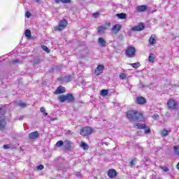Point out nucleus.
I'll return each instance as SVG.
<instances>
[{"instance_id":"c756f323","label":"nucleus","mask_w":179,"mask_h":179,"mask_svg":"<svg viewBox=\"0 0 179 179\" xmlns=\"http://www.w3.org/2000/svg\"><path fill=\"white\" fill-rule=\"evenodd\" d=\"M41 48L43 49V51H45V52L49 53L50 52V49L48 48V47L45 46V45H42Z\"/></svg>"},{"instance_id":"c85d7f7f","label":"nucleus","mask_w":179,"mask_h":179,"mask_svg":"<svg viewBox=\"0 0 179 179\" xmlns=\"http://www.w3.org/2000/svg\"><path fill=\"white\" fill-rule=\"evenodd\" d=\"M6 110L5 106H1L0 108V115H5Z\"/></svg>"},{"instance_id":"bb28decb","label":"nucleus","mask_w":179,"mask_h":179,"mask_svg":"<svg viewBox=\"0 0 179 179\" xmlns=\"http://www.w3.org/2000/svg\"><path fill=\"white\" fill-rule=\"evenodd\" d=\"M25 36L27 38H30V37H31V31L30 29H27L25 31Z\"/></svg>"},{"instance_id":"5fc2aeb1","label":"nucleus","mask_w":179,"mask_h":179,"mask_svg":"<svg viewBox=\"0 0 179 179\" xmlns=\"http://www.w3.org/2000/svg\"><path fill=\"white\" fill-rule=\"evenodd\" d=\"M155 179H160V178H155Z\"/></svg>"},{"instance_id":"ddd939ff","label":"nucleus","mask_w":179,"mask_h":179,"mask_svg":"<svg viewBox=\"0 0 179 179\" xmlns=\"http://www.w3.org/2000/svg\"><path fill=\"white\" fill-rule=\"evenodd\" d=\"M98 44L100 47L104 48L107 44V41H106L103 37H99L98 38Z\"/></svg>"},{"instance_id":"603ef678","label":"nucleus","mask_w":179,"mask_h":179,"mask_svg":"<svg viewBox=\"0 0 179 179\" xmlns=\"http://www.w3.org/2000/svg\"><path fill=\"white\" fill-rule=\"evenodd\" d=\"M35 2H40V0H33Z\"/></svg>"},{"instance_id":"09e8293b","label":"nucleus","mask_w":179,"mask_h":179,"mask_svg":"<svg viewBox=\"0 0 179 179\" xmlns=\"http://www.w3.org/2000/svg\"><path fill=\"white\" fill-rule=\"evenodd\" d=\"M39 61L38 60H35L34 64H38Z\"/></svg>"},{"instance_id":"423d86ee","label":"nucleus","mask_w":179,"mask_h":179,"mask_svg":"<svg viewBox=\"0 0 179 179\" xmlns=\"http://www.w3.org/2000/svg\"><path fill=\"white\" fill-rule=\"evenodd\" d=\"M135 52H136V49L134 47H129L126 50V55H127V57L130 58H131V57H134V55H135Z\"/></svg>"},{"instance_id":"b1692460","label":"nucleus","mask_w":179,"mask_h":179,"mask_svg":"<svg viewBox=\"0 0 179 179\" xmlns=\"http://www.w3.org/2000/svg\"><path fill=\"white\" fill-rule=\"evenodd\" d=\"M129 65L131 66H132L133 68H135L136 69H138V68H139V66H141V63L136 62V63H133V64H129Z\"/></svg>"},{"instance_id":"393cba45","label":"nucleus","mask_w":179,"mask_h":179,"mask_svg":"<svg viewBox=\"0 0 179 179\" xmlns=\"http://www.w3.org/2000/svg\"><path fill=\"white\" fill-rule=\"evenodd\" d=\"M108 95V90H102L101 91V96H103V97H106V96Z\"/></svg>"},{"instance_id":"7c9ffc66","label":"nucleus","mask_w":179,"mask_h":179,"mask_svg":"<svg viewBox=\"0 0 179 179\" xmlns=\"http://www.w3.org/2000/svg\"><path fill=\"white\" fill-rule=\"evenodd\" d=\"M62 145H64V141H59L56 143V146L57 148H61V146H62Z\"/></svg>"},{"instance_id":"f704fd0d","label":"nucleus","mask_w":179,"mask_h":179,"mask_svg":"<svg viewBox=\"0 0 179 179\" xmlns=\"http://www.w3.org/2000/svg\"><path fill=\"white\" fill-rule=\"evenodd\" d=\"M44 169V166L43 165H38L36 166V170H43Z\"/></svg>"},{"instance_id":"72a5a7b5","label":"nucleus","mask_w":179,"mask_h":179,"mask_svg":"<svg viewBox=\"0 0 179 179\" xmlns=\"http://www.w3.org/2000/svg\"><path fill=\"white\" fill-rule=\"evenodd\" d=\"M161 169H162V170H163V171H165V172H167V171H169V167H167V166H161Z\"/></svg>"},{"instance_id":"aec40b11","label":"nucleus","mask_w":179,"mask_h":179,"mask_svg":"<svg viewBox=\"0 0 179 179\" xmlns=\"http://www.w3.org/2000/svg\"><path fill=\"white\" fill-rule=\"evenodd\" d=\"M149 43L151 45H153V44H156V35L155 34L151 35L149 39Z\"/></svg>"},{"instance_id":"dca6fc26","label":"nucleus","mask_w":179,"mask_h":179,"mask_svg":"<svg viewBox=\"0 0 179 179\" xmlns=\"http://www.w3.org/2000/svg\"><path fill=\"white\" fill-rule=\"evenodd\" d=\"M106 30L107 27L106 26H100L97 28V32L99 34H104Z\"/></svg>"},{"instance_id":"2eb2a0df","label":"nucleus","mask_w":179,"mask_h":179,"mask_svg":"<svg viewBox=\"0 0 179 179\" xmlns=\"http://www.w3.org/2000/svg\"><path fill=\"white\" fill-rule=\"evenodd\" d=\"M62 93H65V87L59 86L55 92V94H62Z\"/></svg>"},{"instance_id":"79ce46f5","label":"nucleus","mask_w":179,"mask_h":179,"mask_svg":"<svg viewBox=\"0 0 179 179\" xmlns=\"http://www.w3.org/2000/svg\"><path fill=\"white\" fill-rule=\"evenodd\" d=\"M41 113H45V108H44V107H41Z\"/></svg>"},{"instance_id":"4468645a","label":"nucleus","mask_w":179,"mask_h":179,"mask_svg":"<svg viewBox=\"0 0 179 179\" xmlns=\"http://www.w3.org/2000/svg\"><path fill=\"white\" fill-rule=\"evenodd\" d=\"M136 103L140 105L145 104L146 103V99L143 96H138L136 99Z\"/></svg>"},{"instance_id":"1a4fd4ad","label":"nucleus","mask_w":179,"mask_h":179,"mask_svg":"<svg viewBox=\"0 0 179 179\" xmlns=\"http://www.w3.org/2000/svg\"><path fill=\"white\" fill-rule=\"evenodd\" d=\"M40 136V134H38V131H33L30 133L28 136V137L31 140V141H36V139L38 138Z\"/></svg>"},{"instance_id":"7ed1b4c3","label":"nucleus","mask_w":179,"mask_h":179,"mask_svg":"<svg viewBox=\"0 0 179 179\" xmlns=\"http://www.w3.org/2000/svg\"><path fill=\"white\" fill-rule=\"evenodd\" d=\"M92 132L93 129H92V127H85L80 129V134L82 135V136H89V135H92Z\"/></svg>"},{"instance_id":"39448f33","label":"nucleus","mask_w":179,"mask_h":179,"mask_svg":"<svg viewBox=\"0 0 179 179\" xmlns=\"http://www.w3.org/2000/svg\"><path fill=\"white\" fill-rule=\"evenodd\" d=\"M168 107L169 108H171L172 110H176V108H177V107H178V103H177V102H176V101L173 99H171L168 101Z\"/></svg>"},{"instance_id":"0eeeda50","label":"nucleus","mask_w":179,"mask_h":179,"mask_svg":"<svg viewBox=\"0 0 179 179\" xmlns=\"http://www.w3.org/2000/svg\"><path fill=\"white\" fill-rule=\"evenodd\" d=\"M105 68L103 65L99 64L94 71V73L96 76L99 75H101L103 73V71H104Z\"/></svg>"},{"instance_id":"58836bf2","label":"nucleus","mask_w":179,"mask_h":179,"mask_svg":"<svg viewBox=\"0 0 179 179\" xmlns=\"http://www.w3.org/2000/svg\"><path fill=\"white\" fill-rule=\"evenodd\" d=\"M99 15H100V13H94L92 14L93 17H97V16H99Z\"/></svg>"},{"instance_id":"8fccbe9b","label":"nucleus","mask_w":179,"mask_h":179,"mask_svg":"<svg viewBox=\"0 0 179 179\" xmlns=\"http://www.w3.org/2000/svg\"><path fill=\"white\" fill-rule=\"evenodd\" d=\"M153 117H155V118H157V117H159V115L155 114V115H153Z\"/></svg>"},{"instance_id":"f257e3e1","label":"nucleus","mask_w":179,"mask_h":179,"mask_svg":"<svg viewBox=\"0 0 179 179\" xmlns=\"http://www.w3.org/2000/svg\"><path fill=\"white\" fill-rule=\"evenodd\" d=\"M127 118L130 121V122H134L135 121L141 122V121H143V120H145L143 114L137 110H129L127 113Z\"/></svg>"},{"instance_id":"49530a36","label":"nucleus","mask_w":179,"mask_h":179,"mask_svg":"<svg viewBox=\"0 0 179 179\" xmlns=\"http://www.w3.org/2000/svg\"><path fill=\"white\" fill-rule=\"evenodd\" d=\"M43 115H45V116H47V115H48V113L44 112V113H43Z\"/></svg>"},{"instance_id":"e433bc0d","label":"nucleus","mask_w":179,"mask_h":179,"mask_svg":"<svg viewBox=\"0 0 179 179\" xmlns=\"http://www.w3.org/2000/svg\"><path fill=\"white\" fill-rule=\"evenodd\" d=\"M25 16L26 17H30L31 16V13H30V12L27 11L26 13H25Z\"/></svg>"},{"instance_id":"4be33fe9","label":"nucleus","mask_w":179,"mask_h":179,"mask_svg":"<svg viewBox=\"0 0 179 179\" xmlns=\"http://www.w3.org/2000/svg\"><path fill=\"white\" fill-rule=\"evenodd\" d=\"M156 57H155V54L150 53L148 57L149 62H155Z\"/></svg>"},{"instance_id":"4c0bfd02","label":"nucleus","mask_w":179,"mask_h":179,"mask_svg":"<svg viewBox=\"0 0 179 179\" xmlns=\"http://www.w3.org/2000/svg\"><path fill=\"white\" fill-rule=\"evenodd\" d=\"M12 64H20V61L19 59L13 60Z\"/></svg>"},{"instance_id":"c9c22d12","label":"nucleus","mask_w":179,"mask_h":179,"mask_svg":"<svg viewBox=\"0 0 179 179\" xmlns=\"http://www.w3.org/2000/svg\"><path fill=\"white\" fill-rule=\"evenodd\" d=\"M63 3H69L71 0H60Z\"/></svg>"},{"instance_id":"f3484780","label":"nucleus","mask_w":179,"mask_h":179,"mask_svg":"<svg viewBox=\"0 0 179 179\" xmlns=\"http://www.w3.org/2000/svg\"><path fill=\"white\" fill-rule=\"evenodd\" d=\"M134 127L137 129H146V124L142 123H137Z\"/></svg>"},{"instance_id":"6e6552de","label":"nucleus","mask_w":179,"mask_h":179,"mask_svg":"<svg viewBox=\"0 0 179 179\" xmlns=\"http://www.w3.org/2000/svg\"><path fill=\"white\" fill-rule=\"evenodd\" d=\"M145 29V25L143 23L141 22L138 25L131 28L132 31H142Z\"/></svg>"},{"instance_id":"473e14b6","label":"nucleus","mask_w":179,"mask_h":179,"mask_svg":"<svg viewBox=\"0 0 179 179\" xmlns=\"http://www.w3.org/2000/svg\"><path fill=\"white\" fill-rule=\"evenodd\" d=\"M120 79H122V80L126 79V78H127V74H125V73H121V74L120 75Z\"/></svg>"},{"instance_id":"f03ea898","label":"nucleus","mask_w":179,"mask_h":179,"mask_svg":"<svg viewBox=\"0 0 179 179\" xmlns=\"http://www.w3.org/2000/svg\"><path fill=\"white\" fill-rule=\"evenodd\" d=\"M59 101L60 103H64L66 101H68V103H73L75 101V96L72 94H62L59 96Z\"/></svg>"},{"instance_id":"a878e982","label":"nucleus","mask_w":179,"mask_h":179,"mask_svg":"<svg viewBox=\"0 0 179 179\" xmlns=\"http://www.w3.org/2000/svg\"><path fill=\"white\" fill-rule=\"evenodd\" d=\"M117 17H119V19H127V14L125 13H120V14H117Z\"/></svg>"},{"instance_id":"f8f14e48","label":"nucleus","mask_w":179,"mask_h":179,"mask_svg":"<svg viewBox=\"0 0 179 179\" xmlns=\"http://www.w3.org/2000/svg\"><path fill=\"white\" fill-rule=\"evenodd\" d=\"M6 127V121L5 120V117H0V130L3 129Z\"/></svg>"},{"instance_id":"ea45409f","label":"nucleus","mask_w":179,"mask_h":179,"mask_svg":"<svg viewBox=\"0 0 179 179\" xmlns=\"http://www.w3.org/2000/svg\"><path fill=\"white\" fill-rule=\"evenodd\" d=\"M150 132V129L149 127H148L145 130V134H149Z\"/></svg>"},{"instance_id":"37998d69","label":"nucleus","mask_w":179,"mask_h":179,"mask_svg":"<svg viewBox=\"0 0 179 179\" xmlns=\"http://www.w3.org/2000/svg\"><path fill=\"white\" fill-rule=\"evenodd\" d=\"M3 148L4 149H9V145H8V144L4 145Z\"/></svg>"},{"instance_id":"a18cd8bd","label":"nucleus","mask_w":179,"mask_h":179,"mask_svg":"<svg viewBox=\"0 0 179 179\" xmlns=\"http://www.w3.org/2000/svg\"><path fill=\"white\" fill-rule=\"evenodd\" d=\"M55 1L56 2V3H59V2H61V0H55Z\"/></svg>"},{"instance_id":"cd10ccee","label":"nucleus","mask_w":179,"mask_h":179,"mask_svg":"<svg viewBox=\"0 0 179 179\" xmlns=\"http://www.w3.org/2000/svg\"><path fill=\"white\" fill-rule=\"evenodd\" d=\"M161 135L162 136H167V135H169V131H167V129H164L162 131H161Z\"/></svg>"},{"instance_id":"9b49d317","label":"nucleus","mask_w":179,"mask_h":179,"mask_svg":"<svg viewBox=\"0 0 179 179\" xmlns=\"http://www.w3.org/2000/svg\"><path fill=\"white\" fill-rule=\"evenodd\" d=\"M108 176L110 178H115L117 177V171L115 169H109L108 171Z\"/></svg>"},{"instance_id":"6ab92c4d","label":"nucleus","mask_w":179,"mask_h":179,"mask_svg":"<svg viewBox=\"0 0 179 179\" xmlns=\"http://www.w3.org/2000/svg\"><path fill=\"white\" fill-rule=\"evenodd\" d=\"M148 9V6H138L136 7L137 12H145Z\"/></svg>"},{"instance_id":"5701e85b","label":"nucleus","mask_w":179,"mask_h":179,"mask_svg":"<svg viewBox=\"0 0 179 179\" xmlns=\"http://www.w3.org/2000/svg\"><path fill=\"white\" fill-rule=\"evenodd\" d=\"M80 148H82L84 150H89V145H87L86 143L83 142L80 144Z\"/></svg>"},{"instance_id":"a211bd4d","label":"nucleus","mask_w":179,"mask_h":179,"mask_svg":"<svg viewBox=\"0 0 179 179\" xmlns=\"http://www.w3.org/2000/svg\"><path fill=\"white\" fill-rule=\"evenodd\" d=\"M64 146L66 150H71V141L66 140L64 142Z\"/></svg>"},{"instance_id":"2f4dec72","label":"nucleus","mask_w":179,"mask_h":179,"mask_svg":"<svg viewBox=\"0 0 179 179\" xmlns=\"http://www.w3.org/2000/svg\"><path fill=\"white\" fill-rule=\"evenodd\" d=\"M175 153L179 156V146L174 147Z\"/></svg>"},{"instance_id":"de8ad7c7","label":"nucleus","mask_w":179,"mask_h":179,"mask_svg":"<svg viewBox=\"0 0 179 179\" xmlns=\"http://www.w3.org/2000/svg\"><path fill=\"white\" fill-rule=\"evenodd\" d=\"M130 165L134 166V160H131V161Z\"/></svg>"},{"instance_id":"a19ab883","label":"nucleus","mask_w":179,"mask_h":179,"mask_svg":"<svg viewBox=\"0 0 179 179\" xmlns=\"http://www.w3.org/2000/svg\"><path fill=\"white\" fill-rule=\"evenodd\" d=\"M71 80H72V76H68L67 82H71Z\"/></svg>"},{"instance_id":"9d476101","label":"nucleus","mask_w":179,"mask_h":179,"mask_svg":"<svg viewBox=\"0 0 179 179\" xmlns=\"http://www.w3.org/2000/svg\"><path fill=\"white\" fill-rule=\"evenodd\" d=\"M120 30H121V25L118 24H115L111 29L112 34H117Z\"/></svg>"},{"instance_id":"c03bdc74","label":"nucleus","mask_w":179,"mask_h":179,"mask_svg":"<svg viewBox=\"0 0 179 179\" xmlns=\"http://www.w3.org/2000/svg\"><path fill=\"white\" fill-rule=\"evenodd\" d=\"M76 176L78 178H80V177H82V174H80V173H77Z\"/></svg>"},{"instance_id":"3c124183","label":"nucleus","mask_w":179,"mask_h":179,"mask_svg":"<svg viewBox=\"0 0 179 179\" xmlns=\"http://www.w3.org/2000/svg\"><path fill=\"white\" fill-rule=\"evenodd\" d=\"M177 169H178V170H179V162L177 164Z\"/></svg>"},{"instance_id":"412c9836","label":"nucleus","mask_w":179,"mask_h":179,"mask_svg":"<svg viewBox=\"0 0 179 179\" xmlns=\"http://www.w3.org/2000/svg\"><path fill=\"white\" fill-rule=\"evenodd\" d=\"M15 105L18 106V107H20L21 108H24V107H27L26 103H23L21 101H18L15 102Z\"/></svg>"},{"instance_id":"20e7f679","label":"nucleus","mask_w":179,"mask_h":179,"mask_svg":"<svg viewBox=\"0 0 179 179\" xmlns=\"http://www.w3.org/2000/svg\"><path fill=\"white\" fill-rule=\"evenodd\" d=\"M66 24H68V21L66 20H62L59 22V26L56 27L55 30L57 31H62V30H64V29L66 27Z\"/></svg>"},{"instance_id":"864d4df0","label":"nucleus","mask_w":179,"mask_h":179,"mask_svg":"<svg viewBox=\"0 0 179 179\" xmlns=\"http://www.w3.org/2000/svg\"><path fill=\"white\" fill-rule=\"evenodd\" d=\"M71 132H72V131H69V134H72Z\"/></svg>"}]
</instances>
